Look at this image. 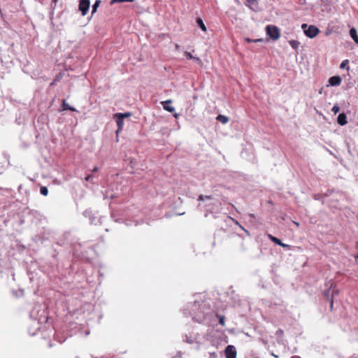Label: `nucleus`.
Wrapping results in <instances>:
<instances>
[{
    "label": "nucleus",
    "instance_id": "nucleus-1",
    "mask_svg": "<svg viewBox=\"0 0 358 358\" xmlns=\"http://www.w3.org/2000/svg\"><path fill=\"white\" fill-rule=\"evenodd\" d=\"M183 313L191 316L194 321L206 325L212 324L217 319V315L210 310L209 304L205 301L188 303L183 309Z\"/></svg>",
    "mask_w": 358,
    "mask_h": 358
},
{
    "label": "nucleus",
    "instance_id": "nucleus-2",
    "mask_svg": "<svg viewBox=\"0 0 358 358\" xmlns=\"http://www.w3.org/2000/svg\"><path fill=\"white\" fill-rule=\"evenodd\" d=\"M30 317L34 320V322H37V329H40V326L42 324H45L48 321V316L44 309L40 310L36 307H34L30 313Z\"/></svg>",
    "mask_w": 358,
    "mask_h": 358
},
{
    "label": "nucleus",
    "instance_id": "nucleus-3",
    "mask_svg": "<svg viewBox=\"0 0 358 358\" xmlns=\"http://www.w3.org/2000/svg\"><path fill=\"white\" fill-rule=\"evenodd\" d=\"M201 336L198 333L191 332L189 334H186L182 336V341L188 344H196L197 348H199V345L201 344Z\"/></svg>",
    "mask_w": 358,
    "mask_h": 358
},
{
    "label": "nucleus",
    "instance_id": "nucleus-4",
    "mask_svg": "<svg viewBox=\"0 0 358 358\" xmlns=\"http://www.w3.org/2000/svg\"><path fill=\"white\" fill-rule=\"evenodd\" d=\"M301 27L303 29V32L306 36L310 38L315 37L320 31L319 29L314 25L308 26L307 24H303Z\"/></svg>",
    "mask_w": 358,
    "mask_h": 358
},
{
    "label": "nucleus",
    "instance_id": "nucleus-5",
    "mask_svg": "<svg viewBox=\"0 0 358 358\" xmlns=\"http://www.w3.org/2000/svg\"><path fill=\"white\" fill-rule=\"evenodd\" d=\"M266 34L274 41H276L280 38V30L276 26L267 25L266 27Z\"/></svg>",
    "mask_w": 358,
    "mask_h": 358
},
{
    "label": "nucleus",
    "instance_id": "nucleus-6",
    "mask_svg": "<svg viewBox=\"0 0 358 358\" xmlns=\"http://www.w3.org/2000/svg\"><path fill=\"white\" fill-rule=\"evenodd\" d=\"M90 6V0H79V10L81 12L83 16H85Z\"/></svg>",
    "mask_w": 358,
    "mask_h": 358
},
{
    "label": "nucleus",
    "instance_id": "nucleus-7",
    "mask_svg": "<svg viewBox=\"0 0 358 358\" xmlns=\"http://www.w3.org/2000/svg\"><path fill=\"white\" fill-rule=\"evenodd\" d=\"M336 292L334 288H333V284L330 285V287L323 292V296L327 298V299L329 300L330 301V307L331 308H333V296L334 293Z\"/></svg>",
    "mask_w": 358,
    "mask_h": 358
},
{
    "label": "nucleus",
    "instance_id": "nucleus-8",
    "mask_svg": "<svg viewBox=\"0 0 358 358\" xmlns=\"http://www.w3.org/2000/svg\"><path fill=\"white\" fill-rule=\"evenodd\" d=\"M226 358H236V350L234 345H229L224 350Z\"/></svg>",
    "mask_w": 358,
    "mask_h": 358
},
{
    "label": "nucleus",
    "instance_id": "nucleus-9",
    "mask_svg": "<svg viewBox=\"0 0 358 358\" xmlns=\"http://www.w3.org/2000/svg\"><path fill=\"white\" fill-rule=\"evenodd\" d=\"M113 118L116 120L117 126V134L119 133L120 131L122 130L124 124V119L121 116H118L117 113H115L113 116Z\"/></svg>",
    "mask_w": 358,
    "mask_h": 358
},
{
    "label": "nucleus",
    "instance_id": "nucleus-10",
    "mask_svg": "<svg viewBox=\"0 0 358 358\" xmlns=\"http://www.w3.org/2000/svg\"><path fill=\"white\" fill-rule=\"evenodd\" d=\"M328 82L331 86H338L341 83V78L339 76H331Z\"/></svg>",
    "mask_w": 358,
    "mask_h": 358
},
{
    "label": "nucleus",
    "instance_id": "nucleus-11",
    "mask_svg": "<svg viewBox=\"0 0 358 358\" xmlns=\"http://www.w3.org/2000/svg\"><path fill=\"white\" fill-rule=\"evenodd\" d=\"M268 238L273 243H274L276 245H280L282 248H289V245L283 243L279 238H278L271 234L268 235Z\"/></svg>",
    "mask_w": 358,
    "mask_h": 358
},
{
    "label": "nucleus",
    "instance_id": "nucleus-12",
    "mask_svg": "<svg viewBox=\"0 0 358 358\" xmlns=\"http://www.w3.org/2000/svg\"><path fill=\"white\" fill-rule=\"evenodd\" d=\"M171 102H172V101L171 99H169V100L162 101L161 104L163 106V108L165 110L172 113V112L175 111V108L170 106V103H171Z\"/></svg>",
    "mask_w": 358,
    "mask_h": 358
},
{
    "label": "nucleus",
    "instance_id": "nucleus-13",
    "mask_svg": "<svg viewBox=\"0 0 358 358\" xmlns=\"http://www.w3.org/2000/svg\"><path fill=\"white\" fill-rule=\"evenodd\" d=\"M337 122L341 126L345 125L348 122L347 116L344 113H340L337 117Z\"/></svg>",
    "mask_w": 358,
    "mask_h": 358
},
{
    "label": "nucleus",
    "instance_id": "nucleus-14",
    "mask_svg": "<svg viewBox=\"0 0 358 358\" xmlns=\"http://www.w3.org/2000/svg\"><path fill=\"white\" fill-rule=\"evenodd\" d=\"M350 35L354 42L358 45V35L355 28L352 27L350 29Z\"/></svg>",
    "mask_w": 358,
    "mask_h": 358
},
{
    "label": "nucleus",
    "instance_id": "nucleus-15",
    "mask_svg": "<svg viewBox=\"0 0 358 358\" xmlns=\"http://www.w3.org/2000/svg\"><path fill=\"white\" fill-rule=\"evenodd\" d=\"M247 6L252 10H256L258 5V0H246Z\"/></svg>",
    "mask_w": 358,
    "mask_h": 358
},
{
    "label": "nucleus",
    "instance_id": "nucleus-16",
    "mask_svg": "<svg viewBox=\"0 0 358 358\" xmlns=\"http://www.w3.org/2000/svg\"><path fill=\"white\" fill-rule=\"evenodd\" d=\"M216 120H218L219 122H222V124H227L229 122V119L228 117H227L225 115H219L216 117Z\"/></svg>",
    "mask_w": 358,
    "mask_h": 358
},
{
    "label": "nucleus",
    "instance_id": "nucleus-17",
    "mask_svg": "<svg viewBox=\"0 0 358 358\" xmlns=\"http://www.w3.org/2000/svg\"><path fill=\"white\" fill-rule=\"evenodd\" d=\"M62 106L63 110H69L71 111L76 110V109L74 108L71 107L68 103H66L65 100L63 101Z\"/></svg>",
    "mask_w": 358,
    "mask_h": 358
},
{
    "label": "nucleus",
    "instance_id": "nucleus-18",
    "mask_svg": "<svg viewBox=\"0 0 358 358\" xmlns=\"http://www.w3.org/2000/svg\"><path fill=\"white\" fill-rule=\"evenodd\" d=\"M101 2V0H96L95 1L94 4L92 5V15L94 14L96 12L97 8L99 6Z\"/></svg>",
    "mask_w": 358,
    "mask_h": 358
},
{
    "label": "nucleus",
    "instance_id": "nucleus-19",
    "mask_svg": "<svg viewBox=\"0 0 358 358\" xmlns=\"http://www.w3.org/2000/svg\"><path fill=\"white\" fill-rule=\"evenodd\" d=\"M289 43L290 45V46L294 49V50H297L299 47V45H300V43L297 41H295V40H291L289 41Z\"/></svg>",
    "mask_w": 358,
    "mask_h": 358
},
{
    "label": "nucleus",
    "instance_id": "nucleus-20",
    "mask_svg": "<svg viewBox=\"0 0 358 358\" xmlns=\"http://www.w3.org/2000/svg\"><path fill=\"white\" fill-rule=\"evenodd\" d=\"M196 23L203 31H206V27L204 24L203 20L200 17L196 18Z\"/></svg>",
    "mask_w": 358,
    "mask_h": 358
},
{
    "label": "nucleus",
    "instance_id": "nucleus-21",
    "mask_svg": "<svg viewBox=\"0 0 358 358\" xmlns=\"http://www.w3.org/2000/svg\"><path fill=\"white\" fill-rule=\"evenodd\" d=\"M40 192L43 196H47L48 194V189L46 187L42 186L40 188Z\"/></svg>",
    "mask_w": 358,
    "mask_h": 358
},
{
    "label": "nucleus",
    "instance_id": "nucleus-22",
    "mask_svg": "<svg viewBox=\"0 0 358 358\" xmlns=\"http://www.w3.org/2000/svg\"><path fill=\"white\" fill-rule=\"evenodd\" d=\"M134 0H111L110 4H115L116 3H123V2H133Z\"/></svg>",
    "mask_w": 358,
    "mask_h": 358
},
{
    "label": "nucleus",
    "instance_id": "nucleus-23",
    "mask_svg": "<svg viewBox=\"0 0 358 358\" xmlns=\"http://www.w3.org/2000/svg\"><path fill=\"white\" fill-rule=\"evenodd\" d=\"M245 41L248 43H257V42H262L263 40L262 38H257V39H251L250 38H246Z\"/></svg>",
    "mask_w": 358,
    "mask_h": 358
},
{
    "label": "nucleus",
    "instance_id": "nucleus-24",
    "mask_svg": "<svg viewBox=\"0 0 358 358\" xmlns=\"http://www.w3.org/2000/svg\"><path fill=\"white\" fill-rule=\"evenodd\" d=\"M118 114V116H121L122 117H123L124 119L125 117H129L131 115V113H117Z\"/></svg>",
    "mask_w": 358,
    "mask_h": 358
},
{
    "label": "nucleus",
    "instance_id": "nucleus-25",
    "mask_svg": "<svg viewBox=\"0 0 358 358\" xmlns=\"http://www.w3.org/2000/svg\"><path fill=\"white\" fill-rule=\"evenodd\" d=\"M340 110V107L337 105V104H335L332 109H331V111L334 113V114H336L339 112Z\"/></svg>",
    "mask_w": 358,
    "mask_h": 358
},
{
    "label": "nucleus",
    "instance_id": "nucleus-26",
    "mask_svg": "<svg viewBox=\"0 0 358 358\" xmlns=\"http://www.w3.org/2000/svg\"><path fill=\"white\" fill-rule=\"evenodd\" d=\"M208 355L210 358H217L218 356L216 352H209Z\"/></svg>",
    "mask_w": 358,
    "mask_h": 358
},
{
    "label": "nucleus",
    "instance_id": "nucleus-27",
    "mask_svg": "<svg viewBox=\"0 0 358 358\" xmlns=\"http://www.w3.org/2000/svg\"><path fill=\"white\" fill-rule=\"evenodd\" d=\"M348 64V59H345L344 61H343L341 62V64H340V68L341 69H344L345 68L346 65Z\"/></svg>",
    "mask_w": 358,
    "mask_h": 358
},
{
    "label": "nucleus",
    "instance_id": "nucleus-28",
    "mask_svg": "<svg viewBox=\"0 0 358 358\" xmlns=\"http://www.w3.org/2000/svg\"><path fill=\"white\" fill-rule=\"evenodd\" d=\"M185 55L187 56V57L188 59H193V58H194V56H193L190 52H187V51L185 52Z\"/></svg>",
    "mask_w": 358,
    "mask_h": 358
},
{
    "label": "nucleus",
    "instance_id": "nucleus-29",
    "mask_svg": "<svg viewBox=\"0 0 358 358\" xmlns=\"http://www.w3.org/2000/svg\"><path fill=\"white\" fill-rule=\"evenodd\" d=\"M204 199H210V196H203V195H200L199 197V200H204Z\"/></svg>",
    "mask_w": 358,
    "mask_h": 358
},
{
    "label": "nucleus",
    "instance_id": "nucleus-30",
    "mask_svg": "<svg viewBox=\"0 0 358 358\" xmlns=\"http://www.w3.org/2000/svg\"><path fill=\"white\" fill-rule=\"evenodd\" d=\"M235 223H236V224L238 225L241 227V229H243L247 234L248 236L250 235L248 231H247L244 227H243L241 225H240L237 221H236Z\"/></svg>",
    "mask_w": 358,
    "mask_h": 358
},
{
    "label": "nucleus",
    "instance_id": "nucleus-31",
    "mask_svg": "<svg viewBox=\"0 0 358 358\" xmlns=\"http://www.w3.org/2000/svg\"><path fill=\"white\" fill-rule=\"evenodd\" d=\"M93 178V176L92 174H89L87 175L86 177H85V180L86 181H90Z\"/></svg>",
    "mask_w": 358,
    "mask_h": 358
},
{
    "label": "nucleus",
    "instance_id": "nucleus-32",
    "mask_svg": "<svg viewBox=\"0 0 358 358\" xmlns=\"http://www.w3.org/2000/svg\"><path fill=\"white\" fill-rule=\"evenodd\" d=\"M193 60L196 62L198 64H201V60L197 57H194Z\"/></svg>",
    "mask_w": 358,
    "mask_h": 358
},
{
    "label": "nucleus",
    "instance_id": "nucleus-33",
    "mask_svg": "<svg viewBox=\"0 0 358 358\" xmlns=\"http://www.w3.org/2000/svg\"><path fill=\"white\" fill-rule=\"evenodd\" d=\"M224 317H220L219 318L220 324H221L222 325H224Z\"/></svg>",
    "mask_w": 358,
    "mask_h": 358
},
{
    "label": "nucleus",
    "instance_id": "nucleus-34",
    "mask_svg": "<svg viewBox=\"0 0 358 358\" xmlns=\"http://www.w3.org/2000/svg\"><path fill=\"white\" fill-rule=\"evenodd\" d=\"M276 334L277 335H282V331L281 329H278L277 331H276Z\"/></svg>",
    "mask_w": 358,
    "mask_h": 358
},
{
    "label": "nucleus",
    "instance_id": "nucleus-35",
    "mask_svg": "<svg viewBox=\"0 0 358 358\" xmlns=\"http://www.w3.org/2000/svg\"><path fill=\"white\" fill-rule=\"evenodd\" d=\"M98 171V168L96 166L94 167L92 169V172H96Z\"/></svg>",
    "mask_w": 358,
    "mask_h": 358
},
{
    "label": "nucleus",
    "instance_id": "nucleus-36",
    "mask_svg": "<svg viewBox=\"0 0 358 358\" xmlns=\"http://www.w3.org/2000/svg\"><path fill=\"white\" fill-rule=\"evenodd\" d=\"M176 48L177 50H179V48H180V45H178V44H176Z\"/></svg>",
    "mask_w": 358,
    "mask_h": 358
},
{
    "label": "nucleus",
    "instance_id": "nucleus-37",
    "mask_svg": "<svg viewBox=\"0 0 358 358\" xmlns=\"http://www.w3.org/2000/svg\"><path fill=\"white\" fill-rule=\"evenodd\" d=\"M173 116H174L175 117H177L178 116V113H175V114L173 115Z\"/></svg>",
    "mask_w": 358,
    "mask_h": 358
},
{
    "label": "nucleus",
    "instance_id": "nucleus-38",
    "mask_svg": "<svg viewBox=\"0 0 358 358\" xmlns=\"http://www.w3.org/2000/svg\"><path fill=\"white\" fill-rule=\"evenodd\" d=\"M291 358H301V357H298V356H293V357H292Z\"/></svg>",
    "mask_w": 358,
    "mask_h": 358
},
{
    "label": "nucleus",
    "instance_id": "nucleus-39",
    "mask_svg": "<svg viewBox=\"0 0 358 358\" xmlns=\"http://www.w3.org/2000/svg\"><path fill=\"white\" fill-rule=\"evenodd\" d=\"M111 217H114V213L113 212L111 213Z\"/></svg>",
    "mask_w": 358,
    "mask_h": 358
},
{
    "label": "nucleus",
    "instance_id": "nucleus-40",
    "mask_svg": "<svg viewBox=\"0 0 358 358\" xmlns=\"http://www.w3.org/2000/svg\"><path fill=\"white\" fill-rule=\"evenodd\" d=\"M294 223L295 224V225L299 226V222H294Z\"/></svg>",
    "mask_w": 358,
    "mask_h": 358
},
{
    "label": "nucleus",
    "instance_id": "nucleus-41",
    "mask_svg": "<svg viewBox=\"0 0 358 358\" xmlns=\"http://www.w3.org/2000/svg\"><path fill=\"white\" fill-rule=\"evenodd\" d=\"M355 257L356 259H358V252H357V255L355 256Z\"/></svg>",
    "mask_w": 358,
    "mask_h": 358
},
{
    "label": "nucleus",
    "instance_id": "nucleus-42",
    "mask_svg": "<svg viewBox=\"0 0 358 358\" xmlns=\"http://www.w3.org/2000/svg\"><path fill=\"white\" fill-rule=\"evenodd\" d=\"M50 85H55V81H53Z\"/></svg>",
    "mask_w": 358,
    "mask_h": 358
},
{
    "label": "nucleus",
    "instance_id": "nucleus-43",
    "mask_svg": "<svg viewBox=\"0 0 358 358\" xmlns=\"http://www.w3.org/2000/svg\"><path fill=\"white\" fill-rule=\"evenodd\" d=\"M90 334L89 331H86V335H88Z\"/></svg>",
    "mask_w": 358,
    "mask_h": 358
},
{
    "label": "nucleus",
    "instance_id": "nucleus-44",
    "mask_svg": "<svg viewBox=\"0 0 358 358\" xmlns=\"http://www.w3.org/2000/svg\"><path fill=\"white\" fill-rule=\"evenodd\" d=\"M357 249L358 250V242L357 243Z\"/></svg>",
    "mask_w": 358,
    "mask_h": 358
},
{
    "label": "nucleus",
    "instance_id": "nucleus-45",
    "mask_svg": "<svg viewBox=\"0 0 358 358\" xmlns=\"http://www.w3.org/2000/svg\"><path fill=\"white\" fill-rule=\"evenodd\" d=\"M92 358H97V357H94L93 355H92Z\"/></svg>",
    "mask_w": 358,
    "mask_h": 358
},
{
    "label": "nucleus",
    "instance_id": "nucleus-46",
    "mask_svg": "<svg viewBox=\"0 0 358 358\" xmlns=\"http://www.w3.org/2000/svg\"><path fill=\"white\" fill-rule=\"evenodd\" d=\"M55 2H56L57 0H53Z\"/></svg>",
    "mask_w": 358,
    "mask_h": 358
},
{
    "label": "nucleus",
    "instance_id": "nucleus-47",
    "mask_svg": "<svg viewBox=\"0 0 358 358\" xmlns=\"http://www.w3.org/2000/svg\"><path fill=\"white\" fill-rule=\"evenodd\" d=\"M101 358H103V357H101Z\"/></svg>",
    "mask_w": 358,
    "mask_h": 358
}]
</instances>
